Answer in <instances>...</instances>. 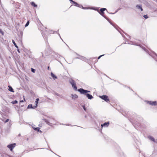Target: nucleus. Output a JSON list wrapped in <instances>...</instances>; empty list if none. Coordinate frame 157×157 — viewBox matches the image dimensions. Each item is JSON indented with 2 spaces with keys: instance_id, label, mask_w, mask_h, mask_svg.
<instances>
[{
  "instance_id": "1",
  "label": "nucleus",
  "mask_w": 157,
  "mask_h": 157,
  "mask_svg": "<svg viewBox=\"0 0 157 157\" xmlns=\"http://www.w3.org/2000/svg\"><path fill=\"white\" fill-rule=\"evenodd\" d=\"M77 90L81 94L85 95L86 97L89 99H91L93 98V97L92 95L87 93L90 92V91L86 90L82 88L78 89Z\"/></svg>"
},
{
  "instance_id": "2",
  "label": "nucleus",
  "mask_w": 157,
  "mask_h": 157,
  "mask_svg": "<svg viewBox=\"0 0 157 157\" xmlns=\"http://www.w3.org/2000/svg\"><path fill=\"white\" fill-rule=\"evenodd\" d=\"M43 120L47 124L50 125L51 124H53L55 123L54 120L53 118H50V119L47 120L45 119H43Z\"/></svg>"
},
{
  "instance_id": "3",
  "label": "nucleus",
  "mask_w": 157,
  "mask_h": 157,
  "mask_svg": "<svg viewBox=\"0 0 157 157\" xmlns=\"http://www.w3.org/2000/svg\"><path fill=\"white\" fill-rule=\"evenodd\" d=\"M70 82L71 84L74 89L75 90H77V88L75 81L73 79H71L70 80Z\"/></svg>"
},
{
  "instance_id": "4",
  "label": "nucleus",
  "mask_w": 157,
  "mask_h": 157,
  "mask_svg": "<svg viewBox=\"0 0 157 157\" xmlns=\"http://www.w3.org/2000/svg\"><path fill=\"white\" fill-rule=\"evenodd\" d=\"M100 98L107 102L109 101V99L108 98V96L106 95H102L100 96Z\"/></svg>"
},
{
  "instance_id": "5",
  "label": "nucleus",
  "mask_w": 157,
  "mask_h": 157,
  "mask_svg": "<svg viewBox=\"0 0 157 157\" xmlns=\"http://www.w3.org/2000/svg\"><path fill=\"white\" fill-rule=\"evenodd\" d=\"M16 144H10L8 145L7 147L9 148L11 151H12L13 148L15 146Z\"/></svg>"
},
{
  "instance_id": "6",
  "label": "nucleus",
  "mask_w": 157,
  "mask_h": 157,
  "mask_svg": "<svg viewBox=\"0 0 157 157\" xmlns=\"http://www.w3.org/2000/svg\"><path fill=\"white\" fill-rule=\"evenodd\" d=\"M148 138L151 140L153 142L155 143H157V140L156 141L154 138L152 136H149L148 137Z\"/></svg>"
},
{
  "instance_id": "7",
  "label": "nucleus",
  "mask_w": 157,
  "mask_h": 157,
  "mask_svg": "<svg viewBox=\"0 0 157 157\" xmlns=\"http://www.w3.org/2000/svg\"><path fill=\"white\" fill-rule=\"evenodd\" d=\"M109 125V122H105L103 124L101 125V126L102 127L103 126L104 127H108Z\"/></svg>"
},
{
  "instance_id": "8",
  "label": "nucleus",
  "mask_w": 157,
  "mask_h": 157,
  "mask_svg": "<svg viewBox=\"0 0 157 157\" xmlns=\"http://www.w3.org/2000/svg\"><path fill=\"white\" fill-rule=\"evenodd\" d=\"M105 10H106V9L105 8H101L100 10V12L101 13V15H102L104 17H105L104 16H103L102 14H103L104 13V11Z\"/></svg>"
},
{
  "instance_id": "9",
  "label": "nucleus",
  "mask_w": 157,
  "mask_h": 157,
  "mask_svg": "<svg viewBox=\"0 0 157 157\" xmlns=\"http://www.w3.org/2000/svg\"><path fill=\"white\" fill-rule=\"evenodd\" d=\"M9 87L8 90L9 91H10V92H14V91L13 90V88L11 87V86H8Z\"/></svg>"
},
{
  "instance_id": "10",
  "label": "nucleus",
  "mask_w": 157,
  "mask_h": 157,
  "mask_svg": "<svg viewBox=\"0 0 157 157\" xmlns=\"http://www.w3.org/2000/svg\"><path fill=\"white\" fill-rule=\"evenodd\" d=\"M52 77L54 79H55L57 78V77L52 72L51 73Z\"/></svg>"
},
{
  "instance_id": "11",
  "label": "nucleus",
  "mask_w": 157,
  "mask_h": 157,
  "mask_svg": "<svg viewBox=\"0 0 157 157\" xmlns=\"http://www.w3.org/2000/svg\"><path fill=\"white\" fill-rule=\"evenodd\" d=\"M71 96H72V98L73 99H76V98H77L78 97V96L76 94H75V95L72 94Z\"/></svg>"
},
{
  "instance_id": "12",
  "label": "nucleus",
  "mask_w": 157,
  "mask_h": 157,
  "mask_svg": "<svg viewBox=\"0 0 157 157\" xmlns=\"http://www.w3.org/2000/svg\"><path fill=\"white\" fill-rule=\"evenodd\" d=\"M12 42L14 44L15 46L17 48H18V46L16 44L15 42L14 41V40H12Z\"/></svg>"
},
{
  "instance_id": "13",
  "label": "nucleus",
  "mask_w": 157,
  "mask_h": 157,
  "mask_svg": "<svg viewBox=\"0 0 157 157\" xmlns=\"http://www.w3.org/2000/svg\"><path fill=\"white\" fill-rule=\"evenodd\" d=\"M157 104V103L156 102V101H153L151 103V105H156Z\"/></svg>"
},
{
  "instance_id": "14",
  "label": "nucleus",
  "mask_w": 157,
  "mask_h": 157,
  "mask_svg": "<svg viewBox=\"0 0 157 157\" xmlns=\"http://www.w3.org/2000/svg\"><path fill=\"white\" fill-rule=\"evenodd\" d=\"M28 108H34V107L32 106V104H29L28 105Z\"/></svg>"
},
{
  "instance_id": "15",
  "label": "nucleus",
  "mask_w": 157,
  "mask_h": 157,
  "mask_svg": "<svg viewBox=\"0 0 157 157\" xmlns=\"http://www.w3.org/2000/svg\"><path fill=\"white\" fill-rule=\"evenodd\" d=\"M75 6H79V5L76 2H74L73 3Z\"/></svg>"
},
{
  "instance_id": "16",
  "label": "nucleus",
  "mask_w": 157,
  "mask_h": 157,
  "mask_svg": "<svg viewBox=\"0 0 157 157\" xmlns=\"http://www.w3.org/2000/svg\"><path fill=\"white\" fill-rule=\"evenodd\" d=\"M31 4L32 6H33L34 7H36L37 6V5L35 4L33 2H32Z\"/></svg>"
},
{
  "instance_id": "17",
  "label": "nucleus",
  "mask_w": 157,
  "mask_h": 157,
  "mask_svg": "<svg viewBox=\"0 0 157 157\" xmlns=\"http://www.w3.org/2000/svg\"><path fill=\"white\" fill-rule=\"evenodd\" d=\"M11 103L13 104H16L17 103V101L16 100H15V101H12Z\"/></svg>"
},
{
  "instance_id": "18",
  "label": "nucleus",
  "mask_w": 157,
  "mask_h": 157,
  "mask_svg": "<svg viewBox=\"0 0 157 157\" xmlns=\"http://www.w3.org/2000/svg\"><path fill=\"white\" fill-rule=\"evenodd\" d=\"M136 7L138 9H140V8H141V6H140L139 5H137L136 6Z\"/></svg>"
},
{
  "instance_id": "19",
  "label": "nucleus",
  "mask_w": 157,
  "mask_h": 157,
  "mask_svg": "<svg viewBox=\"0 0 157 157\" xmlns=\"http://www.w3.org/2000/svg\"><path fill=\"white\" fill-rule=\"evenodd\" d=\"M36 70L35 69L31 68V71L33 73H35V72Z\"/></svg>"
},
{
  "instance_id": "20",
  "label": "nucleus",
  "mask_w": 157,
  "mask_h": 157,
  "mask_svg": "<svg viewBox=\"0 0 157 157\" xmlns=\"http://www.w3.org/2000/svg\"><path fill=\"white\" fill-rule=\"evenodd\" d=\"M29 21H28L25 24V27L29 25Z\"/></svg>"
},
{
  "instance_id": "21",
  "label": "nucleus",
  "mask_w": 157,
  "mask_h": 157,
  "mask_svg": "<svg viewBox=\"0 0 157 157\" xmlns=\"http://www.w3.org/2000/svg\"><path fill=\"white\" fill-rule=\"evenodd\" d=\"M144 17L146 19H147L148 18V16L147 15H144Z\"/></svg>"
},
{
  "instance_id": "22",
  "label": "nucleus",
  "mask_w": 157,
  "mask_h": 157,
  "mask_svg": "<svg viewBox=\"0 0 157 157\" xmlns=\"http://www.w3.org/2000/svg\"><path fill=\"white\" fill-rule=\"evenodd\" d=\"M34 129L35 130H37L38 131H39V128H34Z\"/></svg>"
},
{
  "instance_id": "23",
  "label": "nucleus",
  "mask_w": 157,
  "mask_h": 157,
  "mask_svg": "<svg viewBox=\"0 0 157 157\" xmlns=\"http://www.w3.org/2000/svg\"><path fill=\"white\" fill-rule=\"evenodd\" d=\"M0 33H1L2 34V35L3 34V32L2 31V30L0 29Z\"/></svg>"
},
{
  "instance_id": "24",
  "label": "nucleus",
  "mask_w": 157,
  "mask_h": 157,
  "mask_svg": "<svg viewBox=\"0 0 157 157\" xmlns=\"http://www.w3.org/2000/svg\"><path fill=\"white\" fill-rule=\"evenodd\" d=\"M39 100V99L38 98H37L36 99V103H38V101Z\"/></svg>"
},
{
  "instance_id": "25",
  "label": "nucleus",
  "mask_w": 157,
  "mask_h": 157,
  "mask_svg": "<svg viewBox=\"0 0 157 157\" xmlns=\"http://www.w3.org/2000/svg\"><path fill=\"white\" fill-rule=\"evenodd\" d=\"M37 104H38L37 103H36V104H35V106H34V108H36L37 107Z\"/></svg>"
},
{
  "instance_id": "26",
  "label": "nucleus",
  "mask_w": 157,
  "mask_h": 157,
  "mask_svg": "<svg viewBox=\"0 0 157 157\" xmlns=\"http://www.w3.org/2000/svg\"><path fill=\"white\" fill-rule=\"evenodd\" d=\"M78 7H79V8H81L82 7V8H83V9H84V8H83V6H82L81 5H79V6H78Z\"/></svg>"
},
{
  "instance_id": "27",
  "label": "nucleus",
  "mask_w": 157,
  "mask_h": 157,
  "mask_svg": "<svg viewBox=\"0 0 157 157\" xmlns=\"http://www.w3.org/2000/svg\"><path fill=\"white\" fill-rule=\"evenodd\" d=\"M83 109L85 111H86V109L84 106H83Z\"/></svg>"
},
{
  "instance_id": "28",
  "label": "nucleus",
  "mask_w": 157,
  "mask_h": 157,
  "mask_svg": "<svg viewBox=\"0 0 157 157\" xmlns=\"http://www.w3.org/2000/svg\"><path fill=\"white\" fill-rule=\"evenodd\" d=\"M9 120V119H6V120L5 121V123L7 122Z\"/></svg>"
},
{
  "instance_id": "29",
  "label": "nucleus",
  "mask_w": 157,
  "mask_h": 157,
  "mask_svg": "<svg viewBox=\"0 0 157 157\" xmlns=\"http://www.w3.org/2000/svg\"><path fill=\"white\" fill-rule=\"evenodd\" d=\"M104 56V55H101V56H99V57H98V59H99L101 58V56Z\"/></svg>"
},
{
  "instance_id": "30",
  "label": "nucleus",
  "mask_w": 157,
  "mask_h": 157,
  "mask_svg": "<svg viewBox=\"0 0 157 157\" xmlns=\"http://www.w3.org/2000/svg\"><path fill=\"white\" fill-rule=\"evenodd\" d=\"M71 2H72L73 3H74V2L75 1H73L72 0H69Z\"/></svg>"
},
{
  "instance_id": "31",
  "label": "nucleus",
  "mask_w": 157,
  "mask_h": 157,
  "mask_svg": "<svg viewBox=\"0 0 157 157\" xmlns=\"http://www.w3.org/2000/svg\"><path fill=\"white\" fill-rule=\"evenodd\" d=\"M149 103L150 105H151V103L152 102H151V101H149Z\"/></svg>"
},
{
  "instance_id": "32",
  "label": "nucleus",
  "mask_w": 157,
  "mask_h": 157,
  "mask_svg": "<svg viewBox=\"0 0 157 157\" xmlns=\"http://www.w3.org/2000/svg\"><path fill=\"white\" fill-rule=\"evenodd\" d=\"M140 9L141 11H142L143 10V9H142V7H141V8H140Z\"/></svg>"
},
{
  "instance_id": "33",
  "label": "nucleus",
  "mask_w": 157,
  "mask_h": 157,
  "mask_svg": "<svg viewBox=\"0 0 157 157\" xmlns=\"http://www.w3.org/2000/svg\"><path fill=\"white\" fill-rule=\"evenodd\" d=\"M17 49H17V51H18V52H19V53H20V51H19V50L18 49V48H17Z\"/></svg>"
},
{
  "instance_id": "34",
  "label": "nucleus",
  "mask_w": 157,
  "mask_h": 157,
  "mask_svg": "<svg viewBox=\"0 0 157 157\" xmlns=\"http://www.w3.org/2000/svg\"><path fill=\"white\" fill-rule=\"evenodd\" d=\"M56 95H57L58 96H59V94H56Z\"/></svg>"
},
{
  "instance_id": "35",
  "label": "nucleus",
  "mask_w": 157,
  "mask_h": 157,
  "mask_svg": "<svg viewBox=\"0 0 157 157\" xmlns=\"http://www.w3.org/2000/svg\"><path fill=\"white\" fill-rule=\"evenodd\" d=\"M23 100H21V101H20V102H23Z\"/></svg>"
},
{
  "instance_id": "36",
  "label": "nucleus",
  "mask_w": 157,
  "mask_h": 157,
  "mask_svg": "<svg viewBox=\"0 0 157 157\" xmlns=\"http://www.w3.org/2000/svg\"><path fill=\"white\" fill-rule=\"evenodd\" d=\"M111 13V14H114V13Z\"/></svg>"
},
{
  "instance_id": "37",
  "label": "nucleus",
  "mask_w": 157,
  "mask_h": 157,
  "mask_svg": "<svg viewBox=\"0 0 157 157\" xmlns=\"http://www.w3.org/2000/svg\"><path fill=\"white\" fill-rule=\"evenodd\" d=\"M48 69H49V67H48Z\"/></svg>"
}]
</instances>
